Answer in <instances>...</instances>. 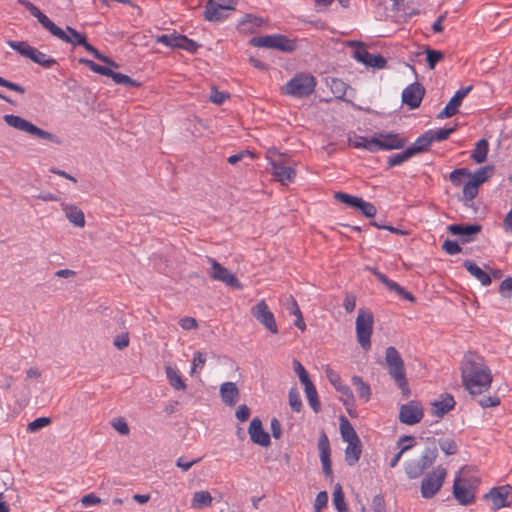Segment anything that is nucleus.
Returning a JSON list of instances; mask_svg holds the SVG:
<instances>
[{
    "label": "nucleus",
    "mask_w": 512,
    "mask_h": 512,
    "mask_svg": "<svg viewBox=\"0 0 512 512\" xmlns=\"http://www.w3.org/2000/svg\"><path fill=\"white\" fill-rule=\"evenodd\" d=\"M17 3L29 11L30 14L35 17L38 22L53 36L73 46H83L84 49L92 54L96 59L108 64L109 66L116 68L118 67L116 62L99 52L92 44H90L84 34L78 32L71 26H66V31H64L52 20H50V18L45 15L36 5L28 0H17Z\"/></svg>",
    "instance_id": "obj_1"
},
{
    "label": "nucleus",
    "mask_w": 512,
    "mask_h": 512,
    "mask_svg": "<svg viewBox=\"0 0 512 512\" xmlns=\"http://www.w3.org/2000/svg\"><path fill=\"white\" fill-rule=\"evenodd\" d=\"M460 371L462 385L470 395L478 396L489 391L493 375L481 355L466 353L461 361Z\"/></svg>",
    "instance_id": "obj_2"
},
{
    "label": "nucleus",
    "mask_w": 512,
    "mask_h": 512,
    "mask_svg": "<svg viewBox=\"0 0 512 512\" xmlns=\"http://www.w3.org/2000/svg\"><path fill=\"white\" fill-rule=\"evenodd\" d=\"M479 485V480L474 477H467L462 469L456 475L453 483V495L461 505L472 504L475 500V492Z\"/></svg>",
    "instance_id": "obj_3"
},
{
    "label": "nucleus",
    "mask_w": 512,
    "mask_h": 512,
    "mask_svg": "<svg viewBox=\"0 0 512 512\" xmlns=\"http://www.w3.org/2000/svg\"><path fill=\"white\" fill-rule=\"evenodd\" d=\"M385 361L389 375L394 379L397 386L404 395L409 394L408 382L406 379L404 362L395 347H388L385 352Z\"/></svg>",
    "instance_id": "obj_4"
},
{
    "label": "nucleus",
    "mask_w": 512,
    "mask_h": 512,
    "mask_svg": "<svg viewBox=\"0 0 512 512\" xmlns=\"http://www.w3.org/2000/svg\"><path fill=\"white\" fill-rule=\"evenodd\" d=\"M3 120L6 122L7 125L19 131H23L39 139L47 140L57 145L61 144V140L58 136L37 127L30 121L22 118L21 116L6 114L3 116Z\"/></svg>",
    "instance_id": "obj_5"
},
{
    "label": "nucleus",
    "mask_w": 512,
    "mask_h": 512,
    "mask_svg": "<svg viewBox=\"0 0 512 512\" xmlns=\"http://www.w3.org/2000/svg\"><path fill=\"white\" fill-rule=\"evenodd\" d=\"M316 86V79L308 73H298L284 87V93L296 98L310 96Z\"/></svg>",
    "instance_id": "obj_6"
},
{
    "label": "nucleus",
    "mask_w": 512,
    "mask_h": 512,
    "mask_svg": "<svg viewBox=\"0 0 512 512\" xmlns=\"http://www.w3.org/2000/svg\"><path fill=\"white\" fill-rule=\"evenodd\" d=\"M7 45L18 52L21 56L30 59L32 62L44 67L51 68L57 64L56 59L46 55L35 47H32L25 41L8 40Z\"/></svg>",
    "instance_id": "obj_7"
},
{
    "label": "nucleus",
    "mask_w": 512,
    "mask_h": 512,
    "mask_svg": "<svg viewBox=\"0 0 512 512\" xmlns=\"http://www.w3.org/2000/svg\"><path fill=\"white\" fill-rule=\"evenodd\" d=\"M447 475V469L442 465H438L426 473L421 481V496L425 499L434 497L443 486Z\"/></svg>",
    "instance_id": "obj_8"
},
{
    "label": "nucleus",
    "mask_w": 512,
    "mask_h": 512,
    "mask_svg": "<svg viewBox=\"0 0 512 512\" xmlns=\"http://www.w3.org/2000/svg\"><path fill=\"white\" fill-rule=\"evenodd\" d=\"M374 318L369 310L360 309L356 318V337L360 346L368 351L371 348Z\"/></svg>",
    "instance_id": "obj_9"
},
{
    "label": "nucleus",
    "mask_w": 512,
    "mask_h": 512,
    "mask_svg": "<svg viewBox=\"0 0 512 512\" xmlns=\"http://www.w3.org/2000/svg\"><path fill=\"white\" fill-rule=\"evenodd\" d=\"M334 198L349 208L360 211L367 218H372L376 215L377 209L374 204L365 201L361 197L339 191L334 193Z\"/></svg>",
    "instance_id": "obj_10"
},
{
    "label": "nucleus",
    "mask_w": 512,
    "mask_h": 512,
    "mask_svg": "<svg viewBox=\"0 0 512 512\" xmlns=\"http://www.w3.org/2000/svg\"><path fill=\"white\" fill-rule=\"evenodd\" d=\"M375 153L380 150L402 149L408 143V139L398 133L380 132L374 136Z\"/></svg>",
    "instance_id": "obj_11"
},
{
    "label": "nucleus",
    "mask_w": 512,
    "mask_h": 512,
    "mask_svg": "<svg viewBox=\"0 0 512 512\" xmlns=\"http://www.w3.org/2000/svg\"><path fill=\"white\" fill-rule=\"evenodd\" d=\"M485 500L490 503L493 511L509 507L512 503V486L503 485L492 488L486 495Z\"/></svg>",
    "instance_id": "obj_12"
},
{
    "label": "nucleus",
    "mask_w": 512,
    "mask_h": 512,
    "mask_svg": "<svg viewBox=\"0 0 512 512\" xmlns=\"http://www.w3.org/2000/svg\"><path fill=\"white\" fill-rule=\"evenodd\" d=\"M251 314L272 334L278 333L275 317L264 300L258 301L252 308Z\"/></svg>",
    "instance_id": "obj_13"
},
{
    "label": "nucleus",
    "mask_w": 512,
    "mask_h": 512,
    "mask_svg": "<svg viewBox=\"0 0 512 512\" xmlns=\"http://www.w3.org/2000/svg\"><path fill=\"white\" fill-rule=\"evenodd\" d=\"M351 46H358L359 48L354 51V58L367 67L383 69L387 65V60L380 54H372L368 52L363 43L351 42Z\"/></svg>",
    "instance_id": "obj_14"
},
{
    "label": "nucleus",
    "mask_w": 512,
    "mask_h": 512,
    "mask_svg": "<svg viewBox=\"0 0 512 512\" xmlns=\"http://www.w3.org/2000/svg\"><path fill=\"white\" fill-rule=\"evenodd\" d=\"M210 263L211 267L209 269V275L213 280L220 281L235 289L242 288L240 281L227 268L223 267L214 259H212Z\"/></svg>",
    "instance_id": "obj_15"
},
{
    "label": "nucleus",
    "mask_w": 512,
    "mask_h": 512,
    "mask_svg": "<svg viewBox=\"0 0 512 512\" xmlns=\"http://www.w3.org/2000/svg\"><path fill=\"white\" fill-rule=\"evenodd\" d=\"M270 165L272 167V175L282 185H288L294 181L296 171L294 168L285 165L282 156H279L278 160L270 159Z\"/></svg>",
    "instance_id": "obj_16"
},
{
    "label": "nucleus",
    "mask_w": 512,
    "mask_h": 512,
    "mask_svg": "<svg viewBox=\"0 0 512 512\" xmlns=\"http://www.w3.org/2000/svg\"><path fill=\"white\" fill-rule=\"evenodd\" d=\"M423 408L420 403L410 401L400 407L399 419L407 425L419 423L423 418Z\"/></svg>",
    "instance_id": "obj_17"
},
{
    "label": "nucleus",
    "mask_w": 512,
    "mask_h": 512,
    "mask_svg": "<svg viewBox=\"0 0 512 512\" xmlns=\"http://www.w3.org/2000/svg\"><path fill=\"white\" fill-rule=\"evenodd\" d=\"M425 95V88L418 82L408 85L402 92V103L411 110L420 106Z\"/></svg>",
    "instance_id": "obj_18"
},
{
    "label": "nucleus",
    "mask_w": 512,
    "mask_h": 512,
    "mask_svg": "<svg viewBox=\"0 0 512 512\" xmlns=\"http://www.w3.org/2000/svg\"><path fill=\"white\" fill-rule=\"evenodd\" d=\"M472 85L462 87L453 95L450 101L446 104L444 109L437 115L438 119L450 118L459 112V107L462 104L463 99L472 90Z\"/></svg>",
    "instance_id": "obj_19"
},
{
    "label": "nucleus",
    "mask_w": 512,
    "mask_h": 512,
    "mask_svg": "<svg viewBox=\"0 0 512 512\" xmlns=\"http://www.w3.org/2000/svg\"><path fill=\"white\" fill-rule=\"evenodd\" d=\"M481 225L474 224H451L448 231L455 236H459L463 243L471 242L475 236L481 231Z\"/></svg>",
    "instance_id": "obj_20"
},
{
    "label": "nucleus",
    "mask_w": 512,
    "mask_h": 512,
    "mask_svg": "<svg viewBox=\"0 0 512 512\" xmlns=\"http://www.w3.org/2000/svg\"><path fill=\"white\" fill-rule=\"evenodd\" d=\"M377 279L386 286V288L395 294L399 295L401 298L408 300L412 303L416 301V298L408 291H406L402 286H400L397 282L390 280L383 273L378 271L375 268H368Z\"/></svg>",
    "instance_id": "obj_21"
},
{
    "label": "nucleus",
    "mask_w": 512,
    "mask_h": 512,
    "mask_svg": "<svg viewBox=\"0 0 512 512\" xmlns=\"http://www.w3.org/2000/svg\"><path fill=\"white\" fill-rule=\"evenodd\" d=\"M318 450H319V456L320 461L322 464L323 472L326 476L332 475V467H331V449H330V443L327 435L324 431L321 432L318 440Z\"/></svg>",
    "instance_id": "obj_22"
},
{
    "label": "nucleus",
    "mask_w": 512,
    "mask_h": 512,
    "mask_svg": "<svg viewBox=\"0 0 512 512\" xmlns=\"http://www.w3.org/2000/svg\"><path fill=\"white\" fill-rule=\"evenodd\" d=\"M455 400L450 394H442L431 402L430 413L438 418L443 417L455 407Z\"/></svg>",
    "instance_id": "obj_23"
},
{
    "label": "nucleus",
    "mask_w": 512,
    "mask_h": 512,
    "mask_svg": "<svg viewBox=\"0 0 512 512\" xmlns=\"http://www.w3.org/2000/svg\"><path fill=\"white\" fill-rule=\"evenodd\" d=\"M248 433L253 443L263 447H266L270 444V436L263 429L262 422L259 418L256 417L252 419L248 428Z\"/></svg>",
    "instance_id": "obj_24"
},
{
    "label": "nucleus",
    "mask_w": 512,
    "mask_h": 512,
    "mask_svg": "<svg viewBox=\"0 0 512 512\" xmlns=\"http://www.w3.org/2000/svg\"><path fill=\"white\" fill-rule=\"evenodd\" d=\"M61 207L65 214V217L71 224L77 227H84L85 215L80 208H78L76 205L68 204L65 202L61 203Z\"/></svg>",
    "instance_id": "obj_25"
},
{
    "label": "nucleus",
    "mask_w": 512,
    "mask_h": 512,
    "mask_svg": "<svg viewBox=\"0 0 512 512\" xmlns=\"http://www.w3.org/2000/svg\"><path fill=\"white\" fill-rule=\"evenodd\" d=\"M222 401L227 406H234L239 398V390L234 382H225L220 387Z\"/></svg>",
    "instance_id": "obj_26"
},
{
    "label": "nucleus",
    "mask_w": 512,
    "mask_h": 512,
    "mask_svg": "<svg viewBox=\"0 0 512 512\" xmlns=\"http://www.w3.org/2000/svg\"><path fill=\"white\" fill-rule=\"evenodd\" d=\"M200 44L196 41L188 38L185 35H181L175 32L173 48L174 49H182L189 53H196L200 48Z\"/></svg>",
    "instance_id": "obj_27"
},
{
    "label": "nucleus",
    "mask_w": 512,
    "mask_h": 512,
    "mask_svg": "<svg viewBox=\"0 0 512 512\" xmlns=\"http://www.w3.org/2000/svg\"><path fill=\"white\" fill-rule=\"evenodd\" d=\"M464 267L475 277L482 285L488 286L491 283L489 274L481 269L476 263L470 260L464 262Z\"/></svg>",
    "instance_id": "obj_28"
},
{
    "label": "nucleus",
    "mask_w": 512,
    "mask_h": 512,
    "mask_svg": "<svg viewBox=\"0 0 512 512\" xmlns=\"http://www.w3.org/2000/svg\"><path fill=\"white\" fill-rule=\"evenodd\" d=\"M493 165H486L477 169L474 173H470L469 181L473 184L480 187L484 182H486L494 173Z\"/></svg>",
    "instance_id": "obj_29"
},
{
    "label": "nucleus",
    "mask_w": 512,
    "mask_h": 512,
    "mask_svg": "<svg viewBox=\"0 0 512 512\" xmlns=\"http://www.w3.org/2000/svg\"><path fill=\"white\" fill-rule=\"evenodd\" d=\"M362 453V446L360 440L347 442L345 449V460L348 465H354L360 458Z\"/></svg>",
    "instance_id": "obj_30"
},
{
    "label": "nucleus",
    "mask_w": 512,
    "mask_h": 512,
    "mask_svg": "<svg viewBox=\"0 0 512 512\" xmlns=\"http://www.w3.org/2000/svg\"><path fill=\"white\" fill-rule=\"evenodd\" d=\"M327 84L336 99L346 101L345 95L347 90L350 89L347 83L338 78H330V80L327 79Z\"/></svg>",
    "instance_id": "obj_31"
},
{
    "label": "nucleus",
    "mask_w": 512,
    "mask_h": 512,
    "mask_svg": "<svg viewBox=\"0 0 512 512\" xmlns=\"http://www.w3.org/2000/svg\"><path fill=\"white\" fill-rule=\"evenodd\" d=\"M489 151V143L486 139H480L476 144L471 153V159L477 163L481 164L486 161L487 154Z\"/></svg>",
    "instance_id": "obj_32"
},
{
    "label": "nucleus",
    "mask_w": 512,
    "mask_h": 512,
    "mask_svg": "<svg viewBox=\"0 0 512 512\" xmlns=\"http://www.w3.org/2000/svg\"><path fill=\"white\" fill-rule=\"evenodd\" d=\"M351 383L355 387L359 398L364 402H368L372 394L370 385L364 382L360 376L356 375L351 378Z\"/></svg>",
    "instance_id": "obj_33"
},
{
    "label": "nucleus",
    "mask_w": 512,
    "mask_h": 512,
    "mask_svg": "<svg viewBox=\"0 0 512 512\" xmlns=\"http://www.w3.org/2000/svg\"><path fill=\"white\" fill-rule=\"evenodd\" d=\"M398 446L400 447V450L398 453L394 455V457L389 462V466L391 468H394L399 463L403 453L409 449H411L414 446V438L411 436H402L398 440Z\"/></svg>",
    "instance_id": "obj_34"
},
{
    "label": "nucleus",
    "mask_w": 512,
    "mask_h": 512,
    "mask_svg": "<svg viewBox=\"0 0 512 512\" xmlns=\"http://www.w3.org/2000/svg\"><path fill=\"white\" fill-rule=\"evenodd\" d=\"M432 144L429 132L426 131L422 135H420L413 145L409 146L408 149L413 156L423 153L428 150L429 146Z\"/></svg>",
    "instance_id": "obj_35"
},
{
    "label": "nucleus",
    "mask_w": 512,
    "mask_h": 512,
    "mask_svg": "<svg viewBox=\"0 0 512 512\" xmlns=\"http://www.w3.org/2000/svg\"><path fill=\"white\" fill-rule=\"evenodd\" d=\"M340 433H341L342 439L345 442H352V441L360 440L355 429L353 428V426L351 425V423L345 416H342L340 418Z\"/></svg>",
    "instance_id": "obj_36"
},
{
    "label": "nucleus",
    "mask_w": 512,
    "mask_h": 512,
    "mask_svg": "<svg viewBox=\"0 0 512 512\" xmlns=\"http://www.w3.org/2000/svg\"><path fill=\"white\" fill-rule=\"evenodd\" d=\"M214 12L211 10L210 0L207 2L204 10V18L209 22H218L225 19L228 16V10L216 7L212 5Z\"/></svg>",
    "instance_id": "obj_37"
},
{
    "label": "nucleus",
    "mask_w": 512,
    "mask_h": 512,
    "mask_svg": "<svg viewBox=\"0 0 512 512\" xmlns=\"http://www.w3.org/2000/svg\"><path fill=\"white\" fill-rule=\"evenodd\" d=\"M170 385L176 390H185L186 384L177 368L167 366L165 369Z\"/></svg>",
    "instance_id": "obj_38"
},
{
    "label": "nucleus",
    "mask_w": 512,
    "mask_h": 512,
    "mask_svg": "<svg viewBox=\"0 0 512 512\" xmlns=\"http://www.w3.org/2000/svg\"><path fill=\"white\" fill-rule=\"evenodd\" d=\"M213 498L208 491H197L193 494L191 500V506L196 509L210 507L212 505Z\"/></svg>",
    "instance_id": "obj_39"
},
{
    "label": "nucleus",
    "mask_w": 512,
    "mask_h": 512,
    "mask_svg": "<svg viewBox=\"0 0 512 512\" xmlns=\"http://www.w3.org/2000/svg\"><path fill=\"white\" fill-rule=\"evenodd\" d=\"M297 49V41L283 34H276V50L283 53H292Z\"/></svg>",
    "instance_id": "obj_40"
},
{
    "label": "nucleus",
    "mask_w": 512,
    "mask_h": 512,
    "mask_svg": "<svg viewBox=\"0 0 512 512\" xmlns=\"http://www.w3.org/2000/svg\"><path fill=\"white\" fill-rule=\"evenodd\" d=\"M304 390H305V395H306V398H307V401L310 405V407L313 409L314 412H319L320 410V401L318 399V393H317V390L315 388V385L313 384L312 381L304 384Z\"/></svg>",
    "instance_id": "obj_41"
},
{
    "label": "nucleus",
    "mask_w": 512,
    "mask_h": 512,
    "mask_svg": "<svg viewBox=\"0 0 512 512\" xmlns=\"http://www.w3.org/2000/svg\"><path fill=\"white\" fill-rule=\"evenodd\" d=\"M374 136L371 138H367L360 135H354V137H349V143L354 148H363L371 153H375V145Z\"/></svg>",
    "instance_id": "obj_42"
},
{
    "label": "nucleus",
    "mask_w": 512,
    "mask_h": 512,
    "mask_svg": "<svg viewBox=\"0 0 512 512\" xmlns=\"http://www.w3.org/2000/svg\"><path fill=\"white\" fill-rule=\"evenodd\" d=\"M249 44L254 47L276 49V34L252 37Z\"/></svg>",
    "instance_id": "obj_43"
},
{
    "label": "nucleus",
    "mask_w": 512,
    "mask_h": 512,
    "mask_svg": "<svg viewBox=\"0 0 512 512\" xmlns=\"http://www.w3.org/2000/svg\"><path fill=\"white\" fill-rule=\"evenodd\" d=\"M437 449L435 447L433 448H426L419 459H415L419 465L424 469V471L429 468L436 460L437 458Z\"/></svg>",
    "instance_id": "obj_44"
},
{
    "label": "nucleus",
    "mask_w": 512,
    "mask_h": 512,
    "mask_svg": "<svg viewBox=\"0 0 512 512\" xmlns=\"http://www.w3.org/2000/svg\"><path fill=\"white\" fill-rule=\"evenodd\" d=\"M79 63L87 66L93 72L103 75V76L112 77V75L114 73V71L112 69H110V67L99 65V64L95 63L94 61L87 59V58H80Z\"/></svg>",
    "instance_id": "obj_45"
},
{
    "label": "nucleus",
    "mask_w": 512,
    "mask_h": 512,
    "mask_svg": "<svg viewBox=\"0 0 512 512\" xmlns=\"http://www.w3.org/2000/svg\"><path fill=\"white\" fill-rule=\"evenodd\" d=\"M426 62L430 69H434L437 63L444 59V53L431 48L425 49Z\"/></svg>",
    "instance_id": "obj_46"
},
{
    "label": "nucleus",
    "mask_w": 512,
    "mask_h": 512,
    "mask_svg": "<svg viewBox=\"0 0 512 512\" xmlns=\"http://www.w3.org/2000/svg\"><path fill=\"white\" fill-rule=\"evenodd\" d=\"M456 131V126L450 128H441L438 130H428L431 141H444L449 138V136Z\"/></svg>",
    "instance_id": "obj_47"
},
{
    "label": "nucleus",
    "mask_w": 512,
    "mask_h": 512,
    "mask_svg": "<svg viewBox=\"0 0 512 512\" xmlns=\"http://www.w3.org/2000/svg\"><path fill=\"white\" fill-rule=\"evenodd\" d=\"M405 472L410 479L419 478L423 473L424 469L419 465V463L413 459L405 464Z\"/></svg>",
    "instance_id": "obj_48"
},
{
    "label": "nucleus",
    "mask_w": 512,
    "mask_h": 512,
    "mask_svg": "<svg viewBox=\"0 0 512 512\" xmlns=\"http://www.w3.org/2000/svg\"><path fill=\"white\" fill-rule=\"evenodd\" d=\"M412 157H413V155L411 154L409 149L406 148L404 151L390 156L388 158L387 164L389 167H395V166L401 165L402 163H404L405 161L409 160Z\"/></svg>",
    "instance_id": "obj_49"
},
{
    "label": "nucleus",
    "mask_w": 512,
    "mask_h": 512,
    "mask_svg": "<svg viewBox=\"0 0 512 512\" xmlns=\"http://www.w3.org/2000/svg\"><path fill=\"white\" fill-rule=\"evenodd\" d=\"M479 187L469 180L465 183L463 187V200L465 205H468V202L475 199L478 195Z\"/></svg>",
    "instance_id": "obj_50"
},
{
    "label": "nucleus",
    "mask_w": 512,
    "mask_h": 512,
    "mask_svg": "<svg viewBox=\"0 0 512 512\" xmlns=\"http://www.w3.org/2000/svg\"><path fill=\"white\" fill-rule=\"evenodd\" d=\"M112 80L118 85L140 87L141 83L120 72H114Z\"/></svg>",
    "instance_id": "obj_51"
},
{
    "label": "nucleus",
    "mask_w": 512,
    "mask_h": 512,
    "mask_svg": "<svg viewBox=\"0 0 512 512\" xmlns=\"http://www.w3.org/2000/svg\"><path fill=\"white\" fill-rule=\"evenodd\" d=\"M325 374L330 384L336 389H340L345 383L342 381L339 373L332 369L330 366L325 367Z\"/></svg>",
    "instance_id": "obj_52"
},
{
    "label": "nucleus",
    "mask_w": 512,
    "mask_h": 512,
    "mask_svg": "<svg viewBox=\"0 0 512 512\" xmlns=\"http://www.w3.org/2000/svg\"><path fill=\"white\" fill-rule=\"evenodd\" d=\"M333 504L336 510H346L347 504L345 502L344 493L341 486L337 485L333 491Z\"/></svg>",
    "instance_id": "obj_53"
},
{
    "label": "nucleus",
    "mask_w": 512,
    "mask_h": 512,
    "mask_svg": "<svg viewBox=\"0 0 512 512\" xmlns=\"http://www.w3.org/2000/svg\"><path fill=\"white\" fill-rule=\"evenodd\" d=\"M470 176V171L467 168L454 169L450 175V181L453 185L459 186L462 183V177Z\"/></svg>",
    "instance_id": "obj_54"
},
{
    "label": "nucleus",
    "mask_w": 512,
    "mask_h": 512,
    "mask_svg": "<svg viewBox=\"0 0 512 512\" xmlns=\"http://www.w3.org/2000/svg\"><path fill=\"white\" fill-rule=\"evenodd\" d=\"M289 405L295 412H300L302 409L300 394L295 388H292L289 391Z\"/></svg>",
    "instance_id": "obj_55"
},
{
    "label": "nucleus",
    "mask_w": 512,
    "mask_h": 512,
    "mask_svg": "<svg viewBox=\"0 0 512 512\" xmlns=\"http://www.w3.org/2000/svg\"><path fill=\"white\" fill-rule=\"evenodd\" d=\"M51 423V419L49 417H39L35 420L31 421L28 426L27 430L29 432H36L46 426H48Z\"/></svg>",
    "instance_id": "obj_56"
},
{
    "label": "nucleus",
    "mask_w": 512,
    "mask_h": 512,
    "mask_svg": "<svg viewBox=\"0 0 512 512\" xmlns=\"http://www.w3.org/2000/svg\"><path fill=\"white\" fill-rule=\"evenodd\" d=\"M337 392L340 393V400L344 403V405H353L354 396L348 385L345 384L340 389H338Z\"/></svg>",
    "instance_id": "obj_57"
},
{
    "label": "nucleus",
    "mask_w": 512,
    "mask_h": 512,
    "mask_svg": "<svg viewBox=\"0 0 512 512\" xmlns=\"http://www.w3.org/2000/svg\"><path fill=\"white\" fill-rule=\"evenodd\" d=\"M293 367H294L295 373L297 374L300 382L303 385L311 381L306 369L298 360L293 361Z\"/></svg>",
    "instance_id": "obj_58"
},
{
    "label": "nucleus",
    "mask_w": 512,
    "mask_h": 512,
    "mask_svg": "<svg viewBox=\"0 0 512 512\" xmlns=\"http://www.w3.org/2000/svg\"><path fill=\"white\" fill-rule=\"evenodd\" d=\"M439 446L446 455H454L458 449L457 444L453 439L441 440Z\"/></svg>",
    "instance_id": "obj_59"
},
{
    "label": "nucleus",
    "mask_w": 512,
    "mask_h": 512,
    "mask_svg": "<svg viewBox=\"0 0 512 512\" xmlns=\"http://www.w3.org/2000/svg\"><path fill=\"white\" fill-rule=\"evenodd\" d=\"M112 427L121 435H128L130 432L129 426L124 418L119 417L113 419L111 422Z\"/></svg>",
    "instance_id": "obj_60"
},
{
    "label": "nucleus",
    "mask_w": 512,
    "mask_h": 512,
    "mask_svg": "<svg viewBox=\"0 0 512 512\" xmlns=\"http://www.w3.org/2000/svg\"><path fill=\"white\" fill-rule=\"evenodd\" d=\"M206 362V357L203 353L197 351L192 360L191 374L195 373L197 370H202Z\"/></svg>",
    "instance_id": "obj_61"
},
{
    "label": "nucleus",
    "mask_w": 512,
    "mask_h": 512,
    "mask_svg": "<svg viewBox=\"0 0 512 512\" xmlns=\"http://www.w3.org/2000/svg\"><path fill=\"white\" fill-rule=\"evenodd\" d=\"M356 307V296L353 293H346L343 300V308L347 313L354 311Z\"/></svg>",
    "instance_id": "obj_62"
},
{
    "label": "nucleus",
    "mask_w": 512,
    "mask_h": 512,
    "mask_svg": "<svg viewBox=\"0 0 512 512\" xmlns=\"http://www.w3.org/2000/svg\"><path fill=\"white\" fill-rule=\"evenodd\" d=\"M443 250L450 254H457L461 252V247L457 241L453 240H446L442 245Z\"/></svg>",
    "instance_id": "obj_63"
},
{
    "label": "nucleus",
    "mask_w": 512,
    "mask_h": 512,
    "mask_svg": "<svg viewBox=\"0 0 512 512\" xmlns=\"http://www.w3.org/2000/svg\"><path fill=\"white\" fill-rule=\"evenodd\" d=\"M499 292L503 297L512 296V277L503 280L499 286Z\"/></svg>",
    "instance_id": "obj_64"
}]
</instances>
